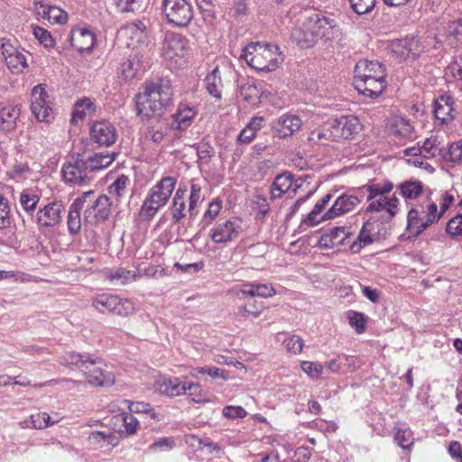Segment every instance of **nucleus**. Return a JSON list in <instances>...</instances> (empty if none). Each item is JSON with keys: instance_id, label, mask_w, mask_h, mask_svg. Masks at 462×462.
<instances>
[{"instance_id": "nucleus-14", "label": "nucleus", "mask_w": 462, "mask_h": 462, "mask_svg": "<svg viewBox=\"0 0 462 462\" xmlns=\"http://www.w3.org/2000/svg\"><path fill=\"white\" fill-rule=\"evenodd\" d=\"M361 129L359 119L356 116H341L332 123L333 138L331 142L340 143L343 140L349 139L353 134L358 133Z\"/></svg>"}, {"instance_id": "nucleus-38", "label": "nucleus", "mask_w": 462, "mask_h": 462, "mask_svg": "<svg viewBox=\"0 0 462 462\" xmlns=\"http://www.w3.org/2000/svg\"><path fill=\"white\" fill-rule=\"evenodd\" d=\"M20 113V108L15 106L2 107L0 109V127L5 131H10L14 128Z\"/></svg>"}, {"instance_id": "nucleus-34", "label": "nucleus", "mask_w": 462, "mask_h": 462, "mask_svg": "<svg viewBox=\"0 0 462 462\" xmlns=\"http://www.w3.org/2000/svg\"><path fill=\"white\" fill-rule=\"evenodd\" d=\"M293 175L290 172H283L275 177L271 187V199H276L286 193L293 185Z\"/></svg>"}, {"instance_id": "nucleus-33", "label": "nucleus", "mask_w": 462, "mask_h": 462, "mask_svg": "<svg viewBox=\"0 0 462 462\" xmlns=\"http://www.w3.org/2000/svg\"><path fill=\"white\" fill-rule=\"evenodd\" d=\"M88 443L98 448L112 447L118 445V437L110 430L103 431H93L88 436Z\"/></svg>"}, {"instance_id": "nucleus-7", "label": "nucleus", "mask_w": 462, "mask_h": 462, "mask_svg": "<svg viewBox=\"0 0 462 462\" xmlns=\"http://www.w3.org/2000/svg\"><path fill=\"white\" fill-rule=\"evenodd\" d=\"M162 12L167 23L176 27H187L194 17L193 8L187 0H163Z\"/></svg>"}, {"instance_id": "nucleus-47", "label": "nucleus", "mask_w": 462, "mask_h": 462, "mask_svg": "<svg viewBox=\"0 0 462 462\" xmlns=\"http://www.w3.org/2000/svg\"><path fill=\"white\" fill-rule=\"evenodd\" d=\"M43 17L48 19L51 23H65L67 14L59 7L47 6L43 9Z\"/></svg>"}, {"instance_id": "nucleus-30", "label": "nucleus", "mask_w": 462, "mask_h": 462, "mask_svg": "<svg viewBox=\"0 0 462 462\" xmlns=\"http://www.w3.org/2000/svg\"><path fill=\"white\" fill-rule=\"evenodd\" d=\"M96 110L97 106L91 98L83 97L78 100L73 107L71 124L77 125L79 122H83L88 116L94 115Z\"/></svg>"}, {"instance_id": "nucleus-3", "label": "nucleus", "mask_w": 462, "mask_h": 462, "mask_svg": "<svg viewBox=\"0 0 462 462\" xmlns=\"http://www.w3.org/2000/svg\"><path fill=\"white\" fill-rule=\"evenodd\" d=\"M242 57L251 68L266 72L275 70L283 60L278 45L259 42L246 45Z\"/></svg>"}, {"instance_id": "nucleus-48", "label": "nucleus", "mask_w": 462, "mask_h": 462, "mask_svg": "<svg viewBox=\"0 0 462 462\" xmlns=\"http://www.w3.org/2000/svg\"><path fill=\"white\" fill-rule=\"evenodd\" d=\"M394 439L404 449L410 448L413 444L412 432L409 428H394Z\"/></svg>"}, {"instance_id": "nucleus-58", "label": "nucleus", "mask_w": 462, "mask_h": 462, "mask_svg": "<svg viewBox=\"0 0 462 462\" xmlns=\"http://www.w3.org/2000/svg\"><path fill=\"white\" fill-rule=\"evenodd\" d=\"M33 34L35 38L39 40L40 43L42 44L45 48H51L54 46V40L47 30L39 26H35L33 28Z\"/></svg>"}, {"instance_id": "nucleus-27", "label": "nucleus", "mask_w": 462, "mask_h": 462, "mask_svg": "<svg viewBox=\"0 0 462 462\" xmlns=\"http://www.w3.org/2000/svg\"><path fill=\"white\" fill-rule=\"evenodd\" d=\"M60 364L68 366H76L81 372L86 371L88 366L101 364L100 358H93L89 356H82L76 352H69L60 357Z\"/></svg>"}, {"instance_id": "nucleus-46", "label": "nucleus", "mask_w": 462, "mask_h": 462, "mask_svg": "<svg viewBox=\"0 0 462 462\" xmlns=\"http://www.w3.org/2000/svg\"><path fill=\"white\" fill-rule=\"evenodd\" d=\"M39 201V196L29 189L23 190L20 194V205L26 212L33 211L36 208Z\"/></svg>"}, {"instance_id": "nucleus-39", "label": "nucleus", "mask_w": 462, "mask_h": 462, "mask_svg": "<svg viewBox=\"0 0 462 462\" xmlns=\"http://www.w3.org/2000/svg\"><path fill=\"white\" fill-rule=\"evenodd\" d=\"M58 420L52 421L47 412H38L30 416L28 420L22 422L23 428L43 430L53 425Z\"/></svg>"}, {"instance_id": "nucleus-26", "label": "nucleus", "mask_w": 462, "mask_h": 462, "mask_svg": "<svg viewBox=\"0 0 462 462\" xmlns=\"http://www.w3.org/2000/svg\"><path fill=\"white\" fill-rule=\"evenodd\" d=\"M63 178L67 182L82 183L88 178V170H85V164L82 158L78 154L74 162H69L62 169Z\"/></svg>"}, {"instance_id": "nucleus-42", "label": "nucleus", "mask_w": 462, "mask_h": 462, "mask_svg": "<svg viewBox=\"0 0 462 462\" xmlns=\"http://www.w3.org/2000/svg\"><path fill=\"white\" fill-rule=\"evenodd\" d=\"M400 194L408 199H417L423 190V185L420 180H406L398 185Z\"/></svg>"}, {"instance_id": "nucleus-18", "label": "nucleus", "mask_w": 462, "mask_h": 462, "mask_svg": "<svg viewBox=\"0 0 462 462\" xmlns=\"http://www.w3.org/2000/svg\"><path fill=\"white\" fill-rule=\"evenodd\" d=\"M393 51L401 56L418 58L424 50L421 38L414 35L397 39L392 43Z\"/></svg>"}, {"instance_id": "nucleus-24", "label": "nucleus", "mask_w": 462, "mask_h": 462, "mask_svg": "<svg viewBox=\"0 0 462 462\" xmlns=\"http://www.w3.org/2000/svg\"><path fill=\"white\" fill-rule=\"evenodd\" d=\"M70 43L79 52L91 51L96 44L95 33L86 28L72 30Z\"/></svg>"}, {"instance_id": "nucleus-17", "label": "nucleus", "mask_w": 462, "mask_h": 462, "mask_svg": "<svg viewBox=\"0 0 462 462\" xmlns=\"http://www.w3.org/2000/svg\"><path fill=\"white\" fill-rule=\"evenodd\" d=\"M301 126L302 121L298 116L285 114L273 122L272 130L273 136L285 139L299 131Z\"/></svg>"}, {"instance_id": "nucleus-4", "label": "nucleus", "mask_w": 462, "mask_h": 462, "mask_svg": "<svg viewBox=\"0 0 462 462\" xmlns=\"http://www.w3.org/2000/svg\"><path fill=\"white\" fill-rule=\"evenodd\" d=\"M189 52V43L185 36L176 32H167L165 34L162 46V56L171 69L184 67L187 63Z\"/></svg>"}, {"instance_id": "nucleus-10", "label": "nucleus", "mask_w": 462, "mask_h": 462, "mask_svg": "<svg viewBox=\"0 0 462 462\" xmlns=\"http://www.w3.org/2000/svg\"><path fill=\"white\" fill-rule=\"evenodd\" d=\"M0 51L5 65L13 74L23 73L28 67L24 50L13 44L10 39L0 38Z\"/></svg>"}, {"instance_id": "nucleus-35", "label": "nucleus", "mask_w": 462, "mask_h": 462, "mask_svg": "<svg viewBox=\"0 0 462 462\" xmlns=\"http://www.w3.org/2000/svg\"><path fill=\"white\" fill-rule=\"evenodd\" d=\"M186 189L179 188L173 197L171 204V220L174 224L179 223L186 216Z\"/></svg>"}, {"instance_id": "nucleus-64", "label": "nucleus", "mask_w": 462, "mask_h": 462, "mask_svg": "<svg viewBox=\"0 0 462 462\" xmlns=\"http://www.w3.org/2000/svg\"><path fill=\"white\" fill-rule=\"evenodd\" d=\"M301 368L305 373H307L310 376L317 377V378L320 376V374L323 371L322 365H320L319 363L309 362V361L302 362Z\"/></svg>"}, {"instance_id": "nucleus-50", "label": "nucleus", "mask_w": 462, "mask_h": 462, "mask_svg": "<svg viewBox=\"0 0 462 462\" xmlns=\"http://www.w3.org/2000/svg\"><path fill=\"white\" fill-rule=\"evenodd\" d=\"M189 391V396L191 398L192 402L197 403L208 402L209 399L207 396V393L202 390L199 383H186V392Z\"/></svg>"}, {"instance_id": "nucleus-31", "label": "nucleus", "mask_w": 462, "mask_h": 462, "mask_svg": "<svg viewBox=\"0 0 462 462\" xmlns=\"http://www.w3.org/2000/svg\"><path fill=\"white\" fill-rule=\"evenodd\" d=\"M186 383L178 377H162L158 381L159 391L171 397L186 393Z\"/></svg>"}, {"instance_id": "nucleus-16", "label": "nucleus", "mask_w": 462, "mask_h": 462, "mask_svg": "<svg viewBox=\"0 0 462 462\" xmlns=\"http://www.w3.org/2000/svg\"><path fill=\"white\" fill-rule=\"evenodd\" d=\"M122 31L133 42L128 45L133 44V48H138L139 50L143 48L145 51H149L147 26L143 21L135 20L128 23L122 28Z\"/></svg>"}, {"instance_id": "nucleus-52", "label": "nucleus", "mask_w": 462, "mask_h": 462, "mask_svg": "<svg viewBox=\"0 0 462 462\" xmlns=\"http://www.w3.org/2000/svg\"><path fill=\"white\" fill-rule=\"evenodd\" d=\"M135 278V272L128 271L124 268L112 271L109 274V279L111 281H117L120 282V284H126L132 281H134Z\"/></svg>"}, {"instance_id": "nucleus-1", "label": "nucleus", "mask_w": 462, "mask_h": 462, "mask_svg": "<svg viewBox=\"0 0 462 462\" xmlns=\"http://www.w3.org/2000/svg\"><path fill=\"white\" fill-rule=\"evenodd\" d=\"M171 83L167 79L147 81L143 91L135 95L136 114L142 120L161 116L171 103Z\"/></svg>"}, {"instance_id": "nucleus-37", "label": "nucleus", "mask_w": 462, "mask_h": 462, "mask_svg": "<svg viewBox=\"0 0 462 462\" xmlns=\"http://www.w3.org/2000/svg\"><path fill=\"white\" fill-rule=\"evenodd\" d=\"M237 295L242 294L243 297H263L268 298L275 294V290L272 285L260 283V284H245L243 289L236 292Z\"/></svg>"}, {"instance_id": "nucleus-54", "label": "nucleus", "mask_w": 462, "mask_h": 462, "mask_svg": "<svg viewBox=\"0 0 462 462\" xmlns=\"http://www.w3.org/2000/svg\"><path fill=\"white\" fill-rule=\"evenodd\" d=\"M349 3L356 14H365L374 9L376 0H349Z\"/></svg>"}, {"instance_id": "nucleus-59", "label": "nucleus", "mask_w": 462, "mask_h": 462, "mask_svg": "<svg viewBox=\"0 0 462 462\" xmlns=\"http://www.w3.org/2000/svg\"><path fill=\"white\" fill-rule=\"evenodd\" d=\"M200 193L201 188L197 184H192L190 187V196L188 208V212L190 214V216L197 215L196 208L200 200Z\"/></svg>"}, {"instance_id": "nucleus-62", "label": "nucleus", "mask_w": 462, "mask_h": 462, "mask_svg": "<svg viewBox=\"0 0 462 462\" xmlns=\"http://www.w3.org/2000/svg\"><path fill=\"white\" fill-rule=\"evenodd\" d=\"M10 225L9 207L7 200L0 195V229Z\"/></svg>"}, {"instance_id": "nucleus-49", "label": "nucleus", "mask_w": 462, "mask_h": 462, "mask_svg": "<svg viewBox=\"0 0 462 462\" xmlns=\"http://www.w3.org/2000/svg\"><path fill=\"white\" fill-rule=\"evenodd\" d=\"M204 19L212 22L215 19L216 6L218 5L216 0H196Z\"/></svg>"}, {"instance_id": "nucleus-40", "label": "nucleus", "mask_w": 462, "mask_h": 462, "mask_svg": "<svg viewBox=\"0 0 462 462\" xmlns=\"http://www.w3.org/2000/svg\"><path fill=\"white\" fill-rule=\"evenodd\" d=\"M374 224L370 221H366L357 238L350 245V249L353 253L356 254L358 253L364 246L371 244L373 242L372 238V230H373Z\"/></svg>"}, {"instance_id": "nucleus-45", "label": "nucleus", "mask_w": 462, "mask_h": 462, "mask_svg": "<svg viewBox=\"0 0 462 462\" xmlns=\"http://www.w3.org/2000/svg\"><path fill=\"white\" fill-rule=\"evenodd\" d=\"M131 180L126 175H120L108 188L109 194L119 199L121 197L125 195L127 188L130 185Z\"/></svg>"}, {"instance_id": "nucleus-8", "label": "nucleus", "mask_w": 462, "mask_h": 462, "mask_svg": "<svg viewBox=\"0 0 462 462\" xmlns=\"http://www.w3.org/2000/svg\"><path fill=\"white\" fill-rule=\"evenodd\" d=\"M92 306L100 313L127 317L134 311V304L117 295L101 294L93 299Z\"/></svg>"}, {"instance_id": "nucleus-21", "label": "nucleus", "mask_w": 462, "mask_h": 462, "mask_svg": "<svg viewBox=\"0 0 462 462\" xmlns=\"http://www.w3.org/2000/svg\"><path fill=\"white\" fill-rule=\"evenodd\" d=\"M454 101L450 97L440 96L433 104V114L439 125H445L455 118Z\"/></svg>"}, {"instance_id": "nucleus-19", "label": "nucleus", "mask_w": 462, "mask_h": 462, "mask_svg": "<svg viewBox=\"0 0 462 462\" xmlns=\"http://www.w3.org/2000/svg\"><path fill=\"white\" fill-rule=\"evenodd\" d=\"M94 191L84 192L81 197L77 198L69 207L67 225L70 235H77L81 229L80 211L88 200H91Z\"/></svg>"}, {"instance_id": "nucleus-55", "label": "nucleus", "mask_w": 462, "mask_h": 462, "mask_svg": "<svg viewBox=\"0 0 462 462\" xmlns=\"http://www.w3.org/2000/svg\"><path fill=\"white\" fill-rule=\"evenodd\" d=\"M349 324L356 329L358 334L365 330V317L363 313L356 311H350L348 314Z\"/></svg>"}, {"instance_id": "nucleus-56", "label": "nucleus", "mask_w": 462, "mask_h": 462, "mask_svg": "<svg viewBox=\"0 0 462 462\" xmlns=\"http://www.w3.org/2000/svg\"><path fill=\"white\" fill-rule=\"evenodd\" d=\"M121 420L123 421L125 431L127 435H132L136 432L139 425V418L132 413H121Z\"/></svg>"}, {"instance_id": "nucleus-44", "label": "nucleus", "mask_w": 462, "mask_h": 462, "mask_svg": "<svg viewBox=\"0 0 462 462\" xmlns=\"http://www.w3.org/2000/svg\"><path fill=\"white\" fill-rule=\"evenodd\" d=\"M413 132V127L410 124L409 120H406L402 117L395 118L392 126H391V134L393 136H399L403 138L411 137Z\"/></svg>"}, {"instance_id": "nucleus-41", "label": "nucleus", "mask_w": 462, "mask_h": 462, "mask_svg": "<svg viewBox=\"0 0 462 462\" xmlns=\"http://www.w3.org/2000/svg\"><path fill=\"white\" fill-rule=\"evenodd\" d=\"M292 36L302 49L312 47L319 40L314 34V31L308 28V23L304 24V29L295 30Z\"/></svg>"}, {"instance_id": "nucleus-29", "label": "nucleus", "mask_w": 462, "mask_h": 462, "mask_svg": "<svg viewBox=\"0 0 462 462\" xmlns=\"http://www.w3.org/2000/svg\"><path fill=\"white\" fill-rule=\"evenodd\" d=\"M103 362L96 364L94 366H88L82 373L85 374L88 382L94 386H105L114 382L111 374H105L103 369Z\"/></svg>"}, {"instance_id": "nucleus-60", "label": "nucleus", "mask_w": 462, "mask_h": 462, "mask_svg": "<svg viewBox=\"0 0 462 462\" xmlns=\"http://www.w3.org/2000/svg\"><path fill=\"white\" fill-rule=\"evenodd\" d=\"M286 350L291 354H300L303 348V339L296 335L291 336L283 342Z\"/></svg>"}, {"instance_id": "nucleus-57", "label": "nucleus", "mask_w": 462, "mask_h": 462, "mask_svg": "<svg viewBox=\"0 0 462 462\" xmlns=\"http://www.w3.org/2000/svg\"><path fill=\"white\" fill-rule=\"evenodd\" d=\"M446 231L452 237L462 236V214H457L447 223Z\"/></svg>"}, {"instance_id": "nucleus-23", "label": "nucleus", "mask_w": 462, "mask_h": 462, "mask_svg": "<svg viewBox=\"0 0 462 462\" xmlns=\"http://www.w3.org/2000/svg\"><path fill=\"white\" fill-rule=\"evenodd\" d=\"M85 164V170L95 171L108 167L117 155L115 152H95L79 154Z\"/></svg>"}, {"instance_id": "nucleus-2", "label": "nucleus", "mask_w": 462, "mask_h": 462, "mask_svg": "<svg viewBox=\"0 0 462 462\" xmlns=\"http://www.w3.org/2000/svg\"><path fill=\"white\" fill-rule=\"evenodd\" d=\"M354 72L355 87L364 96L377 97L387 86L384 67L378 61L359 60Z\"/></svg>"}, {"instance_id": "nucleus-51", "label": "nucleus", "mask_w": 462, "mask_h": 462, "mask_svg": "<svg viewBox=\"0 0 462 462\" xmlns=\"http://www.w3.org/2000/svg\"><path fill=\"white\" fill-rule=\"evenodd\" d=\"M439 154L445 161L460 162L462 160V146H440Z\"/></svg>"}, {"instance_id": "nucleus-22", "label": "nucleus", "mask_w": 462, "mask_h": 462, "mask_svg": "<svg viewBox=\"0 0 462 462\" xmlns=\"http://www.w3.org/2000/svg\"><path fill=\"white\" fill-rule=\"evenodd\" d=\"M336 22L327 16L315 14L310 17L308 21V28L314 31V34L318 39L329 40L334 37V30Z\"/></svg>"}, {"instance_id": "nucleus-12", "label": "nucleus", "mask_w": 462, "mask_h": 462, "mask_svg": "<svg viewBox=\"0 0 462 462\" xmlns=\"http://www.w3.org/2000/svg\"><path fill=\"white\" fill-rule=\"evenodd\" d=\"M88 208L85 210V221L87 223H94L104 221L108 218L111 213L112 202L106 195H100L95 199V194L91 200L86 202Z\"/></svg>"}, {"instance_id": "nucleus-32", "label": "nucleus", "mask_w": 462, "mask_h": 462, "mask_svg": "<svg viewBox=\"0 0 462 462\" xmlns=\"http://www.w3.org/2000/svg\"><path fill=\"white\" fill-rule=\"evenodd\" d=\"M204 83L206 90L211 97L217 100H220L222 98L224 84L221 71L217 66L206 76Z\"/></svg>"}, {"instance_id": "nucleus-61", "label": "nucleus", "mask_w": 462, "mask_h": 462, "mask_svg": "<svg viewBox=\"0 0 462 462\" xmlns=\"http://www.w3.org/2000/svg\"><path fill=\"white\" fill-rule=\"evenodd\" d=\"M439 148L440 146H420L422 153L420 155V158L414 160L408 159V162L412 163L415 166H421L423 164V160L430 156H434L437 151L439 152Z\"/></svg>"}, {"instance_id": "nucleus-9", "label": "nucleus", "mask_w": 462, "mask_h": 462, "mask_svg": "<svg viewBox=\"0 0 462 462\" xmlns=\"http://www.w3.org/2000/svg\"><path fill=\"white\" fill-rule=\"evenodd\" d=\"M147 51L142 48H132L129 54L123 58L116 69L117 77L125 82L136 78L143 69V62Z\"/></svg>"}, {"instance_id": "nucleus-28", "label": "nucleus", "mask_w": 462, "mask_h": 462, "mask_svg": "<svg viewBox=\"0 0 462 462\" xmlns=\"http://www.w3.org/2000/svg\"><path fill=\"white\" fill-rule=\"evenodd\" d=\"M399 199L393 196L387 198L381 196L380 198L371 201L367 207V211H384L387 214L386 220H391L399 211Z\"/></svg>"}, {"instance_id": "nucleus-53", "label": "nucleus", "mask_w": 462, "mask_h": 462, "mask_svg": "<svg viewBox=\"0 0 462 462\" xmlns=\"http://www.w3.org/2000/svg\"><path fill=\"white\" fill-rule=\"evenodd\" d=\"M259 90L253 83H245L240 87V95L244 100L249 103H254L259 99Z\"/></svg>"}, {"instance_id": "nucleus-6", "label": "nucleus", "mask_w": 462, "mask_h": 462, "mask_svg": "<svg viewBox=\"0 0 462 462\" xmlns=\"http://www.w3.org/2000/svg\"><path fill=\"white\" fill-rule=\"evenodd\" d=\"M440 216L438 215V206L435 202H429L425 207H412L407 215V228L417 237L433 223L438 222Z\"/></svg>"}, {"instance_id": "nucleus-13", "label": "nucleus", "mask_w": 462, "mask_h": 462, "mask_svg": "<svg viewBox=\"0 0 462 462\" xmlns=\"http://www.w3.org/2000/svg\"><path fill=\"white\" fill-rule=\"evenodd\" d=\"M242 232V220L232 218L212 228L210 237L214 243L222 244L236 239Z\"/></svg>"}, {"instance_id": "nucleus-15", "label": "nucleus", "mask_w": 462, "mask_h": 462, "mask_svg": "<svg viewBox=\"0 0 462 462\" xmlns=\"http://www.w3.org/2000/svg\"><path fill=\"white\" fill-rule=\"evenodd\" d=\"M65 207L60 201L48 203L36 214V223L41 227H54L61 223Z\"/></svg>"}, {"instance_id": "nucleus-11", "label": "nucleus", "mask_w": 462, "mask_h": 462, "mask_svg": "<svg viewBox=\"0 0 462 462\" xmlns=\"http://www.w3.org/2000/svg\"><path fill=\"white\" fill-rule=\"evenodd\" d=\"M49 97L45 88L39 84L32 89L31 93V110L35 118L41 122H49L52 117V110L49 106Z\"/></svg>"}, {"instance_id": "nucleus-43", "label": "nucleus", "mask_w": 462, "mask_h": 462, "mask_svg": "<svg viewBox=\"0 0 462 462\" xmlns=\"http://www.w3.org/2000/svg\"><path fill=\"white\" fill-rule=\"evenodd\" d=\"M117 10L120 13L137 14L146 9V0H114Z\"/></svg>"}, {"instance_id": "nucleus-36", "label": "nucleus", "mask_w": 462, "mask_h": 462, "mask_svg": "<svg viewBox=\"0 0 462 462\" xmlns=\"http://www.w3.org/2000/svg\"><path fill=\"white\" fill-rule=\"evenodd\" d=\"M196 111L188 104H180L178 111L173 115L174 125L178 129H186L190 125Z\"/></svg>"}, {"instance_id": "nucleus-20", "label": "nucleus", "mask_w": 462, "mask_h": 462, "mask_svg": "<svg viewBox=\"0 0 462 462\" xmlns=\"http://www.w3.org/2000/svg\"><path fill=\"white\" fill-rule=\"evenodd\" d=\"M90 136L97 144H115L117 134L111 123L102 120L91 125Z\"/></svg>"}, {"instance_id": "nucleus-63", "label": "nucleus", "mask_w": 462, "mask_h": 462, "mask_svg": "<svg viewBox=\"0 0 462 462\" xmlns=\"http://www.w3.org/2000/svg\"><path fill=\"white\" fill-rule=\"evenodd\" d=\"M222 208L221 200H214L209 203L208 210L204 214V221L212 222Z\"/></svg>"}, {"instance_id": "nucleus-5", "label": "nucleus", "mask_w": 462, "mask_h": 462, "mask_svg": "<svg viewBox=\"0 0 462 462\" xmlns=\"http://www.w3.org/2000/svg\"><path fill=\"white\" fill-rule=\"evenodd\" d=\"M176 182L175 178L167 176L152 187L140 209L142 218L149 220L160 208L168 202L175 189Z\"/></svg>"}, {"instance_id": "nucleus-25", "label": "nucleus", "mask_w": 462, "mask_h": 462, "mask_svg": "<svg viewBox=\"0 0 462 462\" xmlns=\"http://www.w3.org/2000/svg\"><path fill=\"white\" fill-rule=\"evenodd\" d=\"M360 199L354 195H341L334 202L333 206L323 215V218H334L353 210Z\"/></svg>"}]
</instances>
